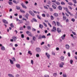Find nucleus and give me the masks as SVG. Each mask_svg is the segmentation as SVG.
I'll return each instance as SVG.
<instances>
[{"instance_id":"13","label":"nucleus","mask_w":77,"mask_h":77,"mask_svg":"<svg viewBox=\"0 0 77 77\" xmlns=\"http://www.w3.org/2000/svg\"><path fill=\"white\" fill-rule=\"evenodd\" d=\"M65 47L66 48V49H68L69 48V46L68 45L66 44V45H65Z\"/></svg>"},{"instance_id":"50","label":"nucleus","mask_w":77,"mask_h":77,"mask_svg":"<svg viewBox=\"0 0 77 77\" xmlns=\"http://www.w3.org/2000/svg\"><path fill=\"white\" fill-rule=\"evenodd\" d=\"M32 31H33L35 32V31L36 29H35L34 28H32Z\"/></svg>"},{"instance_id":"47","label":"nucleus","mask_w":77,"mask_h":77,"mask_svg":"<svg viewBox=\"0 0 77 77\" xmlns=\"http://www.w3.org/2000/svg\"><path fill=\"white\" fill-rule=\"evenodd\" d=\"M71 21L73 22H74L75 21V19L74 18H72L71 20Z\"/></svg>"},{"instance_id":"10","label":"nucleus","mask_w":77,"mask_h":77,"mask_svg":"<svg viewBox=\"0 0 77 77\" xmlns=\"http://www.w3.org/2000/svg\"><path fill=\"white\" fill-rule=\"evenodd\" d=\"M66 35L65 34L63 35L61 37L62 39L63 40L65 39V37H66Z\"/></svg>"},{"instance_id":"57","label":"nucleus","mask_w":77,"mask_h":77,"mask_svg":"<svg viewBox=\"0 0 77 77\" xmlns=\"http://www.w3.org/2000/svg\"><path fill=\"white\" fill-rule=\"evenodd\" d=\"M8 3H9V5H12V2H8Z\"/></svg>"},{"instance_id":"53","label":"nucleus","mask_w":77,"mask_h":77,"mask_svg":"<svg viewBox=\"0 0 77 77\" xmlns=\"http://www.w3.org/2000/svg\"><path fill=\"white\" fill-rule=\"evenodd\" d=\"M37 17H38V18L40 20H41V18L40 17H39V16L38 15L37 16Z\"/></svg>"},{"instance_id":"61","label":"nucleus","mask_w":77,"mask_h":77,"mask_svg":"<svg viewBox=\"0 0 77 77\" xmlns=\"http://www.w3.org/2000/svg\"><path fill=\"white\" fill-rule=\"evenodd\" d=\"M44 8H45V9H48V8L46 6H44Z\"/></svg>"},{"instance_id":"60","label":"nucleus","mask_w":77,"mask_h":77,"mask_svg":"<svg viewBox=\"0 0 77 77\" xmlns=\"http://www.w3.org/2000/svg\"><path fill=\"white\" fill-rule=\"evenodd\" d=\"M46 17H50V16L49 14H46Z\"/></svg>"},{"instance_id":"30","label":"nucleus","mask_w":77,"mask_h":77,"mask_svg":"<svg viewBox=\"0 0 77 77\" xmlns=\"http://www.w3.org/2000/svg\"><path fill=\"white\" fill-rule=\"evenodd\" d=\"M57 6L56 5H52V7H53V8L54 9H56V7Z\"/></svg>"},{"instance_id":"52","label":"nucleus","mask_w":77,"mask_h":77,"mask_svg":"<svg viewBox=\"0 0 77 77\" xmlns=\"http://www.w3.org/2000/svg\"><path fill=\"white\" fill-rule=\"evenodd\" d=\"M31 14V15L33 17H34L35 16V14H34V13H32L31 14Z\"/></svg>"},{"instance_id":"1","label":"nucleus","mask_w":77,"mask_h":77,"mask_svg":"<svg viewBox=\"0 0 77 77\" xmlns=\"http://www.w3.org/2000/svg\"><path fill=\"white\" fill-rule=\"evenodd\" d=\"M64 9L65 10L67 13H68L70 16L72 15V14H71L70 12H69L68 11V8L67 7H65L64 8Z\"/></svg>"},{"instance_id":"5","label":"nucleus","mask_w":77,"mask_h":77,"mask_svg":"<svg viewBox=\"0 0 77 77\" xmlns=\"http://www.w3.org/2000/svg\"><path fill=\"white\" fill-rule=\"evenodd\" d=\"M60 60L62 61H63L64 60V57L63 56H61V57H60Z\"/></svg>"},{"instance_id":"39","label":"nucleus","mask_w":77,"mask_h":77,"mask_svg":"<svg viewBox=\"0 0 77 77\" xmlns=\"http://www.w3.org/2000/svg\"><path fill=\"white\" fill-rule=\"evenodd\" d=\"M21 37L22 38H24V34H22L21 35Z\"/></svg>"},{"instance_id":"32","label":"nucleus","mask_w":77,"mask_h":77,"mask_svg":"<svg viewBox=\"0 0 77 77\" xmlns=\"http://www.w3.org/2000/svg\"><path fill=\"white\" fill-rule=\"evenodd\" d=\"M55 4H56L57 5H60V3L58 2H56Z\"/></svg>"},{"instance_id":"18","label":"nucleus","mask_w":77,"mask_h":77,"mask_svg":"<svg viewBox=\"0 0 77 77\" xmlns=\"http://www.w3.org/2000/svg\"><path fill=\"white\" fill-rule=\"evenodd\" d=\"M1 49L3 51L5 50V48L4 46H2L1 48Z\"/></svg>"},{"instance_id":"16","label":"nucleus","mask_w":77,"mask_h":77,"mask_svg":"<svg viewBox=\"0 0 77 77\" xmlns=\"http://www.w3.org/2000/svg\"><path fill=\"white\" fill-rule=\"evenodd\" d=\"M54 16L55 17H58V14L57 13H55L54 14H53Z\"/></svg>"},{"instance_id":"25","label":"nucleus","mask_w":77,"mask_h":77,"mask_svg":"<svg viewBox=\"0 0 77 77\" xmlns=\"http://www.w3.org/2000/svg\"><path fill=\"white\" fill-rule=\"evenodd\" d=\"M66 19V16H63V21H65Z\"/></svg>"},{"instance_id":"29","label":"nucleus","mask_w":77,"mask_h":77,"mask_svg":"<svg viewBox=\"0 0 77 77\" xmlns=\"http://www.w3.org/2000/svg\"><path fill=\"white\" fill-rule=\"evenodd\" d=\"M68 4L70 6H72L73 5V4L72 2H69L68 3Z\"/></svg>"},{"instance_id":"14","label":"nucleus","mask_w":77,"mask_h":77,"mask_svg":"<svg viewBox=\"0 0 77 77\" xmlns=\"http://www.w3.org/2000/svg\"><path fill=\"white\" fill-rule=\"evenodd\" d=\"M46 55L47 56V57H48V58L49 59L50 58V55H49V54H48V53L46 52Z\"/></svg>"},{"instance_id":"27","label":"nucleus","mask_w":77,"mask_h":77,"mask_svg":"<svg viewBox=\"0 0 77 77\" xmlns=\"http://www.w3.org/2000/svg\"><path fill=\"white\" fill-rule=\"evenodd\" d=\"M32 40H33V41H36V38L35 36H33L32 37Z\"/></svg>"},{"instance_id":"12","label":"nucleus","mask_w":77,"mask_h":77,"mask_svg":"<svg viewBox=\"0 0 77 77\" xmlns=\"http://www.w3.org/2000/svg\"><path fill=\"white\" fill-rule=\"evenodd\" d=\"M16 66L18 68L20 69V65L19 64H16Z\"/></svg>"},{"instance_id":"42","label":"nucleus","mask_w":77,"mask_h":77,"mask_svg":"<svg viewBox=\"0 0 77 77\" xmlns=\"http://www.w3.org/2000/svg\"><path fill=\"white\" fill-rule=\"evenodd\" d=\"M68 8L70 10H72V7H71L70 6H68Z\"/></svg>"},{"instance_id":"8","label":"nucleus","mask_w":77,"mask_h":77,"mask_svg":"<svg viewBox=\"0 0 77 77\" xmlns=\"http://www.w3.org/2000/svg\"><path fill=\"white\" fill-rule=\"evenodd\" d=\"M57 31L59 33H60L61 32V30L59 28H57Z\"/></svg>"},{"instance_id":"59","label":"nucleus","mask_w":77,"mask_h":77,"mask_svg":"<svg viewBox=\"0 0 77 77\" xmlns=\"http://www.w3.org/2000/svg\"><path fill=\"white\" fill-rule=\"evenodd\" d=\"M68 56L70 57V54L69 52H68Z\"/></svg>"},{"instance_id":"9","label":"nucleus","mask_w":77,"mask_h":77,"mask_svg":"<svg viewBox=\"0 0 77 77\" xmlns=\"http://www.w3.org/2000/svg\"><path fill=\"white\" fill-rule=\"evenodd\" d=\"M12 38H13L14 41L16 42L17 40V37H16L15 36H13V37H12Z\"/></svg>"},{"instance_id":"38","label":"nucleus","mask_w":77,"mask_h":77,"mask_svg":"<svg viewBox=\"0 0 77 77\" xmlns=\"http://www.w3.org/2000/svg\"><path fill=\"white\" fill-rule=\"evenodd\" d=\"M32 20L35 22H37V21L35 18H33Z\"/></svg>"},{"instance_id":"62","label":"nucleus","mask_w":77,"mask_h":77,"mask_svg":"<svg viewBox=\"0 0 77 77\" xmlns=\"http://www.w3.org/2000/svg\"><path fill=\"white\" fill-rule=\"evenodd\" d=\"M13 2L14 3H16V4H17V3L16 1H13Z\"/></svg>"},{"instance_id":"43","label":"nucleus","mask_w":77,"mask_h":77,"mask_svg":"<svg viewBox=\"0 0 77 77\" xmlns=\"http://www.w3.org/2000/svg\"><path fill=\"white\" fill-rule=\"evenodd\" d=\"M43 24H44V26L45 27H47V25L45 23V22H43Z\"/></svg>"},{"instance_id":"63","label":"nucleus","mask_w":77,"mask_h":77,"mask_svg":"<svg viewBox=\"0 0 77 77\" xmlns=\"http://www.w3.org/2000/svg\"><path fill=\"white\" fill-rule=\"evenodd\" d=\"M19 18H20V19L22 18H23V16H22L20 15V16H19Z\"/></svg>"},{"instance_id":"44","label":"nucleus","mask_w":77,"mask_h":77,"mask_svg":"<svg viewBox=\"0 0 77 77\" xmlns=\"http://www.w3.org/2000/svg\"><path fill=\"white\" fill-rule=\"evenodd\" d=\"M28 53L31 55L32 54L31 53V51H28Z\"/></svg>"},{"instance_id":"2","label":"nucleus","mask_w":77,"mask_h":77,"mask_svg":"<svg viewBox=\"0 0 77 77\" xmlns=\"http://www.w3.org/2000/svg\"><path fill=\"white\" fill-rule=\"evenodd\" d=\"M26 34L28 35L29 36H30L31 37L32 36V34H31V32H30L29 31H26Z\"/></svg>"},{"instance_id":"23","label":"nucleus","mask_w":77,"mask_h":77,"mask_svg":"<svg viewBox=\"0 0 77 77\" xmlns=\"http://www.w3.org/2000/svg\"><path fill=\"white\" fill-rule=\"evenodd\" d=\"M52 24L53 25H54L55 26L56 25V23L55 21H53V22H52Z\"/></svg>"},{"instance_id":"3","label":"nucleus","mask_w":77,"mask_h":77,"mask_svg":"<svg viewBox=\"0 0 77 77\" xmlns=\"http://www.w3.org/2000/svg\"><path fill=\"white\" fill-rule=\"evenodd\" d=\"M36 51L37 52H41V48H36Z\"/></svg>"},{"instance_id":"49","label":"nucleus","mask_w":77,"mask_h":77,"mask_svg":"<svg viewBox=\"0 0 77 77\" xmlns=\"http://www.w3.org/2000/svg\"><path fill=\"white\" fill-rule=\"evenodd\" d=\"M29 14H32L33 13V12L32 11H29Z\"/></svg>"},{"instance_id":"15","label":"nucleus","mask_w":77,"mask_h":77,"mask_svg":"<svg viewBox=\"0 0 77 77\" xmlns=\"http://www.w3.org/2000/svg\"><path fill=\"white\" fill-rule=\"evenodd\" d=\"M57 25L58 26H60L61 27H62V26L60 24L59 22H57Z\"/></svg>"},{"instance_id":"55","label":"nucleus","mask_w":77,"mask_h":77,"mask_svg":"<svg viewBox=\"0 0 77 77\" xmlns=\"http://www.w3.org/2000/svg\"><path fill=\"white\" fill-rule=\"evenodd\" d=\"M45 77H49V75H44Z\"/></svg>"},{"instance_id":"11","label":"nucleus","mask_w":77,"mask_h":77,"mask_svg":"<svg viewBox=\"0 0 77 77\" xmlns=\"http://www.w3.org/2000/svg\"><path fill=\"white\" fill-rule=\"evenodd\" d=\"M2 21L4 23H5V24H7L8 23V22L7 21L3 19L2 20Z\"/></svg>"},{"instance_id":"22","label":"nucleus","mask_w":77,"mask_h":77,"mask_svg":"<svg viewBox=\"0 0 77 77\" xmlns=\"http://www.w3.org/2000/svg\"><path fill=\"white\" fill-rule=\"evenodd\" d=\"M50 18L52 20H54V17L53 16H52V15L50 16Z\"/></svg>"},{"instance_id":"17","label":"nucleus","mask_w":77,"mask_h":77,"mask_svg":"<svg viewBox=\"0 0 77 77\" xmlns=\"http://www.w3.org/2000/svg\"><path fill=\"white\" fill-rule=\"evenodd\" d=\"M29 16V14L28 13H26V15H25V17H26L27 19H28V17Z\"/></svg>"},{"instance_id":"33","label":"nucleus","mask_w":77,"mask_h":77,"mask_svg":"<svg viewBox=\"0 0 77 77\" xmlns=\"http://www.w3.org/2000/svg\"><path fill=\"white\" fill-rule=\"evenodd\" d=\"M10 26H11V27H12V28H13V27H14V25H13V23H12L11 24H10Z\"/></svg>"},{"instance_id":"21","label":"nucleus","mask_w":77,"mask_h":77,"mask_svg":"<svg viewBox=\"0 0 77 77\" xmlns=\"http://www.w3.org/2000/svg\"><path fill=\"white\" fill-rule=\"evenodd\" d=\"M16 9L17 10H20V8H21L19 6H16Z\"/></svg>"},{"instance_id":"40","label":"nucleus","mask_w":77,"mask_h":77,"mask_svg":"<svg viewBox=\"0 0 77 77\" xmlns=\"http://www.w3.org/2000/svg\"><path fill=\"white\" fill-rule=\"evenodd\" d=\"M70 64H72V63H73V61L72 60H70Z\"/></svg>"},{"instance_id":"36","label":"nucleus","mask_w":77,"mask_h":77,"mask_svg":"<svg viewBox=\"0 0 77 77\" xmlns=\"http://www.w3.org/2000/svg\"><path fill=\"white\" fill-rule=\"evenodd\" d=\"M61 4L62 5H65V3L64 2H61Z\"/></svg>"},{"instance_id":"48","label":"nucleus","mask_w":77,"mask_h":77,"mask_svg":"<svg viewBox=\"0 0 77 77\" xmlns=\"http://www.w3.org/2000/svg\"><path fill=\"white\" fill-rule=\"evenodd\" d=\"M52 54L53 55H54V56L55 55V53L53 51L52 52Z\"/></svg>"},{"instance_id":"54","label":"nucleus","mask_w":77,"mask_h":77,"mask_svg":"<svg viewBox=\"0 0 77 77\" xmlns=\"http://www.w3.org/2000/svg\"><path fill=\"white\" fill-rule=\"evenodd\" d=\"M42 16H43V17H45L46 16H45V14H42Z\"/></svg>"},{"instance_id":"26","label":"nucleus","mask_w":77,"mask_h":77,"mask_svg":"<svg viewBox=\"0 0 77 77\" xmlns=\"http://www.w3.org/2000/svg\"><path fill=\"white\" fill-rule=\"evenodd\" d=\"M26 23L25 24V25L26 26H27L29 24V21H27L26 22Z\"/></svg>"},{"instance_id":"58","label":"nucleus","mask_w":77,"mask_h":77,"mask_svg":"<svg viewBox=\"0 0 77 77\" xmlns=\"http://www.w3.org/2000/svg\"><path fill=\"white\" fill-rule=\"evenodd\" d=\"M33 63H34V62L33 61V60H31V64H33H33H34Z\"/></svg>"},{"instance_id":"46","label":"nucleus","mask_w":77,"mask_h":77,"mask_svg":"<svg viewBox=\"0 0 77 77\" xmlns=\"http://www.w3.org/2000/svg\"><path fill=\"white\" fill-rule=\"evenodd\" d=\"M72 1H73L74 3L75 4L76 3V0H72Z\"/></svg>"},{"instance_id":"20","label":"nucleus","mask_w":77,"mask_h":77,"mask_svg":"<svg viewBox=\"0 0 77 77\" xmlns=\"http://www.w3.org/2000/svg\"><path fill=\"white\" fill-rule=\"evenodd\" d=\"M26 28L28 30H30L31 29V27L30 26H26Z\"/></svg>"},{"instance_id":"4","label":"nucleus","mask_w":77,"mask_h":77,"mask_svg":"<svg viewBox=\"0 0 77 77\" xmlns=\"http://www.w3.org/2000/svg\"><path fill=\"white\" fill-rule=\"evenodd\" d=\"M21 5L23 8H24L25 9H27V7H26L25 5H24V3H22L21 4Z\"/></svg>"},{"instance_id":"37","label":"nucleus","mask_w":77,"mask_h":77,"mask_svg":"<svg viewBox=\"0 0 77 77\" xmlns=\"http://www.w3.org/2000/svg\"><path fill=\"white\" fill-rule=\"evenodd\" d=\"M12 60H13V61L16 62V61L15 58H14V57L12 58Z\"/></svg>"},{"instance_id":"64","label":"nucleus","mask_w":77,"mask_h":77,"mask_svg":"<svg viewBox=\"0 0 77 77\" xmlns=\"http://www.w3.org/2000/svg\"><path fill=\"white\" fill-rule=\"evenodd\" d=\"M63 77H66V74H63Z\"/></svg>"},{"instance_id":"56","label":"nucleus","mask_w":77,"mask_h":77,"mask_svg":"<svg viewBox=\"0 0 77 77\" xmlns=\"http://www.w3.org/2000/svg\"><path fill=\"white\" fill-rule=\"evenodd\" d=\"M65 20H66V22H69V20L68 19H67Z\"/></svg>"},{"instance_id":"34","label":"nucleus","mask_w":77,"mask_h":77,"mask_svg":"<svg viewBox=\"0 0 77 77\" xmlns=\"http://www.w3.org/2000/svg\"><path fill=\"white\" fill-rule=\"evenodd\" d=\"M53 75L55 77H56L57 75V73H54L53 74Z\"/></svg>"},{"instance_id":"41","label":"nucleus","mask_w":77,"mask_h":77,"mask_svg":"<svg viewBox=\"0 0 77 77\" xmlns=\"http://www.w3.org/2000/svg\"><path fill=\"white\" fill-rule=\"evenodd\" d=\"M49 9H50V11H51V12L53 11V8H49Z\"/></svg>"},{"instance_id":"19","label":"nucleus","mask_w":77,"mask_h":77,"mask_svg":"<svg viewBox=\"0 0 77 77\" xmlns=\"http://www.w3.org/2000/svg\"><path fill=\"white\" fill-rule=\"evenodd\" d=\"M39 27L40 29H43V27H44V26L42 25L41 24H40L39 26Z\"/></svg>"},{"instance_id":"24","label":"nucleus","mask_w":77,"mask_h":77,"mask_svg":"<svg viewBox=\"0 0 77 77\" xmlns=\"http://www.w3.org/2000/svg\"><path fill=\"white\" fill-rule=\"evenodd\" d=\"M10 63H11V64H14V61H12L10 59Z\"/></svg>"},{"instance_id":"51","label":"nucleus","mask_w":77,"mask_h":77,"mask_svg":"<svg viewBox=\"0 0 77 77\" xmlns=\"http://www.w3.org/2000/svg\"><path fill=\"white\" fill-rule=\"evenodd\" d=\"M36 56L37 57H39V54H36Z\"/></svg>"},{"instance_id":"7","label":"nucleus","mask_w":77,"mask_h":77,"mask_svg":"<svg viewBox=\"0 0 77 77\" xmlns=\"http://www.w3.org/2000/svg\"><path fill=\"white\" fill-rule=\"evenodd\" d=\"M64 64V63L63 62H61V63L60 64V67H63V66Z\"/></svg>"},{"instance_id":"35","label":"nucleus","mask_w":77,"mask_h":77,"mask_svg":"<svg viewBox=\"0 0 77 77\" xmlns=\"http://www.w3.org/2000/svg\"><path fill=\"white\" fill-rule=\"evenodd\" d=\"M20 11H21V12L23 13H24L25 12L24 10H22L21 9H20Z\"/></svg>"},{"instance_id":"31","label":"nucleus","mask_w":77,"mask_h":77,"mask_svg":"<svg viewBox=\"0 0 77 77\" xmlns=\"http://www.w3.org/2000/svg\"><path fill=\"white\" fill-rule=\"evenodd\" d=\"M8 76L10 77H14V76H13L11 74H8Z\"/></svg>"},{"instance_id":"6","label":"nucleus","mask_w":77,"mask_h":77,"mask_svg":"<svg viewBox=\"0 0 77 77\" xmlns=\"http://www.w3.org/2000/svg\"><path fill=\"white\" fill-rule=\"evenodd\" d=\"M53 29H52L51 31L52 32H55L56 31V28L55 27H53Z\"/></svg>"},{"instance_id":"45","label":"nucleus","mask_w":77,"mask_h":77,"mask_svg":"<svg viewBox=\"0 0 77 77\" xmlns=\"http://www.w3.org/2000/svg\"><path fill=\"white\" fill-rule=\"evenodd\" d=\"M42 38H46V36L44 35L42 36Z\"/></svg>"},{"instance_id":"28","label":"nucleus","mask_w":77,"mask_h":77,"mask_svg":"<svg viewBox=\"0 0 77 77\" xmlns=\"http://www.w3.org/2000/svg\"><path fill=\"white\" fill-rule=\"evenodd\" d=\"M58 9L59 10H61L62 9V8L61 7V6H59L58 7Z\"/></svg>"}]
</instances>
